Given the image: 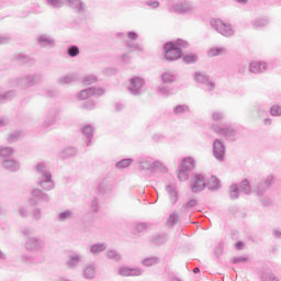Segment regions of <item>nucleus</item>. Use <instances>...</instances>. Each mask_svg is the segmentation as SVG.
<instances>
[{"mask_svg":"<svg viewBox=\"0 0 281 281\" xmlns=\"http://www.w3.org/2000/svg\"><path fill=\"white\" fill-rule=\"evenodd\" d=\"M36 175L38 177V184L43 190L49 192L56 188L54 180L52 179V172H49V167L47 162H40L35 167Z\"/></svg>","mask_w":281,"mask_h":281,"instance_id":"obj_1","label":"nucleus"},{"mask_svg":"<svg viewBox=\"0 0 281 281\" xmlns=\"http://www.w3.org/2000/svg\"><path fill=\"white\" fill-rule=\"evenodd\" d=\"M24 236H27L26 239V249L29 251H41L45 247V239L38 237H31L33 234L32 228H25L23 231Z\"/></svg>","mask_w":281,"mask_h":281,"instance_id":"obj_2","label":"nucleus"},{"mask_svg":"<svg viewBox=\"0 0 281 281\" xmlns=\"http://www.w3.org/2000/svg\"><path fill=\"white\" fill-rule=\"evenodd\" d=\"M164 49H165V58L169 63L179 60V58L183 56V53L181 52V49L177 48V46L172 42L166 43L164 46Z\"/></svg>","mask_w":281,"mask_h":281,"instance_id":"obj_3","label":"nucleus"},{"mask_svg":"<svg viewBox=\"0 0 281 281\" xmlns=\"http://www.w3.org/2000/svg\"><path fill=\"white\" fill-rule=\"evenodd\" d=\"M211 26L222 36H234V29L229 24L224 23L223 20H211Z\"/></svg>","mask_w":281,"mask_h":281,"instance_id":"obj_4","label":"nucleus"},{"mask_svg":"<svg viewBox=\"0 0 281 281\" xmlns=\"http://www.w3.org/2000/svg\"><path fill=\"white\" fill-rule=\"evenodd\" d=\"M52 198L49 194L43 192L41 189H33L31 192L30 203L31 205H38V203H49Z\"/></svg>","mask_w":281,"mask_h":281,"instance_id":"obj_5","label":"nucleus"},{"mask_svg":"<svg viewBox=\"0 0 281 281\" xmlns=\"http://www.w3.org/2000/svg\"><path fill=\"white\" fill-rule=\"evenodd\" d=\"M207 188V182H205V177L201 173H195L193 179L191 180V191L194 192V194L199 192H203Z\"/></svg>","mask_w":281,"mask_h":281,"instance_id":"obj_6","label":"nucleus"},{"mask_svg":"<svg viewBox=\"0 0 281 281\" xmlns=\"http://www.w3.org/2000/svg\"><path fill=\"white\" fill-rule=\"evenodd\" d=\"M146 82L139 77H134L130 80L128 91L132 95H142V89Z\"/></svg>","mask_w":281,"mask_h":281,"instance_id":"obj_7","label":"nucleus"},{"mask_svg":"<svg viewBox=\"0 0 281 281\" xmlns=\"http://www.w3.org/2000/svg\"><path fill=\"white\" fill-rule=\"evenodd\" d=\"M225 142L221 139H215L213 143V155L215 159H217L218 161H223V159H225Z\"/></svg>","mask_w":281,"mask_h":281,"instance_id":"obj_8","label":"nucleus"},{"mask_svg":"<svg viewBox=\"0 0 281 281\" xmlns=\"http://www.w3.org/2000/svg\"><path fill=\"white\" fill-rule=\"evenodd\" d=\"M91 95H94L95 98H100V95H104V89L103 88H88L85 90H81L78 94L79 100H88V98H91Z\"/></svg>","mask_w":281,"mask_h":281,"instance_id":"obj_9","label":"nucleus"},{"mask_svg":"<svg viewBox=\"0 0 281 281\" xmlns=\"http://www.w3.org/2000/svg\"><path fill=\"white\" fill-rule=\"evenodd\" d=\"M212 130L214 133H218L220 135H224L227 139H234L236 136V131L232 127H223L221 125H212Z\"/></svg>","mask_w":281,"mask_h":281,"instance_id":"obj_10","label":"nucleus"},{"mask_svg":"<svg viewBox=\"0 0 281 281\" xmlns=\"http://www.w3.org/2000/svg\"><path fill=\"white\" fill-rule=\"evenodd\" d=\"M273 184V176L269 175L267 176V178L265 179V183H260L256 189H255V193L257 196H262V194H265V192H267V190H269V188H271V186Z\"/></svg>","mask_w":281,"mask_h":281,"instance_id":"obj_11","label":"nucleus"},{"mask_svg":"<svg viewBox=\"0 0 281 281\" xmlns=\"http://www.w3.org/2000/svg\"><path fill=\"white\" fill-rule=\"evenodd\" d=\"M95 276H98V265L95 263H87L83 269V278L86 280H95Z\"/></svg>","mask_w":281,"mask_h":281,"instance_id":"obj_12","label":"nucleus"},{"mask_svg":"<svg viewBox=\"0 0 281 281\" xmlns=\"http://www.w3.org/2000/svg\"><path fill=\"white\" fill-rule=\"evenodd\" d=\"M2 166L5 170H9V172H19V170H21V164L14 159H4Z\"/></svg>","mask_w":281,"mask_h":281,"instance_id":"obj_13","label":"nucleus"},{"mask_svg":"<svg viewBox=\"0 0 281 281\" xmlns=\"http://www.w3.org/2000/svg\"><path fill=\"white\" fill-rule=\"evenodd\" d=\"M36 41L41 47H54L56 45L54 38L46 34L38 35Z\"/></svg>","mask_w":281,"mask_h":281,"instance_id":"obj_14","label":"nucleus"},{"mask_svg":"<svg viewBox=\"0 0 281 281\" xmlns=\"http://www.w3.org/2000/svg\"><path fill=\"white\" fill-rule=\"evenodd\" d=\"M195 79L205 86L206 91H214V83L210 81V78H207V76L201 72H195Z\"/></svg>","mask_w":281,"mask_h":281,"instance_id":"obj_15","label":"nucleus"},{"mask_svg":"<svg viewBox=\"0 0 281 281\" xmlns=\"http://www.w3.org/2000/svg\"><path fill=\"white\" fill-rule=\"evenodd\" d=\"M144 270L142 269H131L128 267H121L119 269V276H123V278H128L130 276H142Z\"/></svg>","mask_w":281,"mask_h":281,"instance_id":"obj_16","label":"nucleus"},{"mask_svg":"<svg viewBox=\"0 0 281 281\" xmlns=\"http://www.w3.org/2000/svg\"><path fill=\"white\" fill-rule=\"evenodd\" d=\"M161 166L160 161H155L153 158H146L145 160L140 161V168L143 170H155V168H159Z\"/></svg>","mask_w":281,"mask_h":281,"instance_id":"obj_17","label":"nucleus"},{"mask_svg":"<svg viewBox=\"0 0 281 281\" xmlns=\"http://www.w3.org/2000/svg\"><path fill=\"white\" fill-rule=\"evenodd\" d=\"M267 70V63L265 61H252L250 63L249 71L251 74H262Z\"/></svg>","mask_w":281,"mask_h":281,"instance_id":"obj_18","label":"nucleus"},{"mask_svg":"<svg viewBox=\"0 0 281 281\" xmlns=\"http://www.w3.org/2000/svg\"><path fill=\"white\" fill-rule=\"evenodd\" d=\"M82 262V255H70L67 260L68 269H76Z\"/></svg>","mask_w":281,"mask_h":281,"instance_id":"obj_19","label":"nucleus"},{"mask_svg":"<svg viewBox=\"0 0 281 281\" xmlns=\"http://www.w3.org/2000/svg\"><path fill=\"white\" fill-rule=\"evenodd\" d=\"M34 80H36V77L34 75H27L18 80V85L20 87H32L34 85Z\"/></svg>","mask_w":281,"mask_h":281,"instance_id":"obj_20","label":"nucleus"},{"mask_svg":"<svg viewBox=\"0 0 281 281\" xmlns=\"http://www.w3.org/2000/svg\"><path fill=\"white\" fill-rule=\"evenodd\" d=\"M227 54V48H225L224 46L221 47H212L211 49H209L207 52V56L210 58H214V56H223Z\"/></svg>","mask_w":281,"mask_h":281,"instance_id":"obj_21","label":"nucleus"},{"mask_svg":"<svg viewBox=\"0 0 281 281\" xmlns=\"http://www.w3.org/2000/svg\"><path fill=\"white\" fill-rule=\"evenodd\" d=\"M102 251H106L105 243L94 244L90 247V252L92 254V256H100Z\"/></svg>","mask_w":281,"mask_h":281,"instance_id":"obj_22","label":"nucleus"},{"mask_svg":"<svg viewBox=\"0 0 281 281\" xmlns=\"http://www.w3.org/2000/svg\"><path fill=\"white\" fill-rule=\"evenodd\" d=\"M173 12H178L179 14H186V12H190L192 7L188 3H179L172 7Z\"/></svg>","mask_w":281,"mask_h":281,"instance_id":"obj_23","label":"nucleus"},{"mask_svg":"<svg viewBox=\"0 0 281 281\" xmlns=\"http://www.w3.org/2000/svg\"><path fill=\"white\" fill-rule=\"evenodd\" d=\"M161 79L165 85H172L177 80V77L173 71L167 70L161 75Z\"/></svg>","mask_w":281,"mask_h":281,"instance_id":"obj_24","label":"nucleus"},{"mask_svg":"<svg viewBox=\"0 0 281 281\" xmlns=\"http://www.w3.org/2000/svg\"><path fill=\"white\" fill-rule=\"evenodd\" d=\"M206 188H209V190H220L221 180H218V178H216L215 176H212L206 182Z\"/></svg>","mask_w":281,"mask_h":281,"instance_id":"obj_25","label":"nucleus"},{"mask_svg":"<svg viewBox=\"0 0 281 281\" xmlns=\"http://www.w3.org/2000/svg\"><path fill=\"white\" fill-rule=\"evenodd\" d=\"M69 2L70 8L77 10V12H85L86 5L82 0H66Z\"/></svg>","mask_w":281,"mask_h":281,"instance_id":"obj_26","label":"nucleus"},{"mask_svg":"<svg viewBox=\"0 0 281 281\" xmlns=\"http://www.w3.org/2000/svg\"><path fill=\"white\" fill-rule=\"evenodd\" d=\"M74 218V211L66 210L58 214L57 220L60 221V223H65L66 221H71Z\"/></svg>","mask_w":281,"mask_h":281,"instance_id":"obj_27","label":"nucleus"},{"mask_svg":"<svg viewBox=\"0 0 281 281\" xmlns=\"http://www.w3.org/2000/svg\"><path fill=\"white\" fill-rule=\"evenodd\" d=\"M239 192H244V194H251V192H256V189L252 190L249 184V180L245 179L239 186Z\"/></svg>","mask_w":281,"mask_h":281,"instance_id":"obj_28","label":"nucleus"},{"mask_svg":"<svg viewBox=\"0 0 281 281\" xmlns=\"http://www.w3.org/2000/svg\"><path fill=\"white\" fill-rule=\"evenodd\" d=\"M14 156V148L0 146V157L8 159V157Z\"/></svg>","mask_w":281,"mask_h":281,"instance_id":"obj_29","label":"nucleus"},{"mask_svg":"<svg viewBox=\"0 0 281 281\" xmlns=\"http://www.w3.org/2000/svg\"><path fill=\"white\" fill-rule=\"evenodd\" d=\"M105 256L108 260H114L115 262H120V260H122V256L117 250L110 249L105 252Z\"/></svg>","mask_w":281,"mask_h":281,"instance_id":"obj_30","label":"nucleus"},{"mask_svg":"<svg viewBox=\"0 0 281 281\" xmlns=\"http://www.w3.org/2000/svg\"><path fill=\"white\" fill-rule=\"evenodd\" d=\"M144 267H155V265H159V257H148L142 261Z\"/></svg>","mask_w":281,"mask_h":281,"instance_id":"obj_31","label":"nucleus"},{"mask_svg":"<svg viewBox=\"0 0 281 281\" xmlns=\"http://www.w3.org/2000/svg\"><path fill=\"white\" fill-rule=\"evenodd\" d=\"M166 190L168 192L172 205H175V203H177L178 201L177 190H175V188H172V186L170 184L167 186Z\"/></svg>","mask_w":281,"mask_h":281,"instance_id":"obj_32","label":"nucleus"},{"mask_svg":"<svg viewBox=\"0 0 281 281\" xmlns=\"http://www.w3.org/2000/svg\"><path fill=\"white\" fill-rule=\"evenodd\" d=\"M178 179L179 181H188V179H190V171L188 169H183V167H179Z\"/></svg>","mask_w":281,"mask_h":281,"instance_id":"obj_33","label":"nucleus"},{"mask_svg":"<svg viewBox=\"0 0 281 281\" xmlns=\"http://www.w3.org/2000/svg\"><path fill=\"white\" fill-rule=\"evenodd\" d=\"M180 168L184 170H192L194 168V160L192 158H184L180 165Z\"/></svg>","mask_w":281,"mask_h":281,"instance_id":"obj_34","label":"nucleus"},{"mask_svg":"<svg viewBox=\"0 0 281 281\" xmlns=\"http://www.w3.org/2000/svg\"><path fill=\"white\" fill-rule=\"evenodd\" d=\"M229 196L233 200L238 199V196H240V189L238 188V184L231 186V188H229Z\"/></svg>","mask_w":281,"mask_h":281,"instance_id":"obj_35","label":"nucleus"},{"mask_svg":"<svg viewBox=\"0 0 281 281\" xmlns=\"http://www.w3.org/2000/svg\"><path fill=\"white\" fill-rule=\"evenodd\" d=\"M178 223H179V214L171 213L167 220V225H169V227H173V225H177Z\"/></svg>","mask_w":281,"mask_h":281,"instance_id":"obj_36","label":"nucleus"},{"mask_svg":"<svg viewBox=\"0 0 281 281\" xmlns=\"http://www.w3.org/2000/svg\"><path fill=\"white\" fill-rule=\"evenodd\" d=\"M183 60L187 65H192V63H196L199 60V56L195 54H189L183 57Z\"/></svg>","mask_w":281,"mask_h":281,"instance_id":"obj_37","label":"nucleus"},{"mask_svg":"<svg viewBox=\"0 0 281 281\" xmlns=\"http://www.w3.org/2000/svg\"><path fill=\"white\" fill-rule=\"evenodd\" d=\"M267 25H269V20L267 19H258L254 22V27H256V30L267 27Z\"/></svg>","mask_w":281,"mask_h":281,"instance_id":"obj_38","label":"nucleus"},{"mask_svg":"<svg viewBox=\"0 0 281 281\" xmlns=\"http://www.w3.org/2000/svg\"><path fill=\"white\" fill-rule=\"evenodd\" d=\"M167 241H168L167 234H162V235H158V236L154 237V243H156V245H164Z\"/></svg>","mask_w":281,"mask_h":281,"instance_id":"obj_39","label":"nucleus"},{"mask_svg":"<svg viewBox=\"0 0 281 281\" xmlns=\"http://www.w3.org/2000/svg\"><path fill=\"white\" fill-rule=\"evenodd\" d=\"M55 124H56V115L49 114L44 122L45 128H49V126H54Z\"/></svg>","mask_w":281,"mask_h":281,"instance_id":"obj_40","label":"nucleus"},{"mask_svg":"<svg viewBox=\"0 0 281 281\" xmlns=\"http://www.w3.org/2000/svg\"><path fill=\"white\" fill-rule=\"evenodd\" d=\"M133 164V159L126 158L116 162V168H128Z\"/></svg>","mask_w":281,"mask_h":281,"instance_id":"obj_41","label":"nucleus"},{"mask_svg":"<svg viewBox=\"0 0 281 281\" xmlns=\"http://www.w3.org/2000/svg\"><path fill=\"white\" fill-rule=\"evenodd\" d=\"M21 139V132H14L11 135H9L8 142L9 144H14Z\"/></svg>","mask_w":281,"mask_h":281,"instance_id":"obj_42","label":"nucleus"},{"mask_svg":"<svg viewBox=\"0 0 281 281\" xmlns=\"http://www.w3.org/2000/svg\"><path fill=\"white\" fill-rule=\"evenodd\" d=\"M67 54L71 58H76V56H78V54H80V48H78V46H70L67 50Z\"/></svg>","mask_w":281,"mask_h":281,"instance_id":"obj_43","label":"nucleus"},{"mask_svg":"<svg viewBox=\"0 0 281 281\" xmlns=\"http://www.w3.org/2000/svg\"><path fill=\"white\" fill-rule=\"evenodd\" d=\"M76 80V77L74 75H67L65 77H61L59 79L60 85H69L70 82H74Z\"/></svg>","mask_w":281,"mask_h":281,"instance_id":"obj_44","label":"nucleus"},{"mask_svg":"<svg viewBox=\"0 0 281 281\" xmlns=\"http://www.w3.org/2000/svg\"><path fill=\"white\" fill-rule=\"evenodd\" d=\"M82 133L88 137V139H91V137H93V127H91V125H86L82 128Z\"/></svg>","mask_w":281,"mask_h":281,"instance_id":"obj_45","label":"nucleus"},{"mask_svg":"<svg viewBox=\"0 0 281 281\" xmlns=\"http://www.w3.org/2000/svg\"><path fill=\"white\" fill-rule=\"evenodd\" d=\"M98 81V77L93 75L86 76L82 80L83 85H93V82Z\"/></svg>","mask_w":281,"mask_h":281,"instance_id":"obj_46","label":"nucleus"},{"mask_svg":"<svg viewBox=\"0 0 281 281\" xmlns=\"http://www.w3.org/2000/svg\"><path fill=\"white\" fill-rule=\"evenodd\" d=\"M48 5H52V8H63L65 5V2L63 0H46Z\"/></svg>","mask_w":281,"mask_h":281,"instance_id":"obj_47","label":"nucleus"},{"mask_svg":"<svg viewBox=\"0 0 281 281\" xmlns=\"http://www.w3.org/2000/svg\"><path fill=\"white\" fill-rule=\"evenodd\" d=\"M14 95H15L14 91H9V92H5L4 94H0V102H3L4 100H12Z\"/></svg>","mask_w":281,"mask_h":281,"instance_id":"obj_48","label":"nucleus"},{"mask_svg":"<svg viewBox=\"0 0 281 281\" xmlns=\"http://www.w3.org/2000/svg\"><path fill=\"white\" fill-rule=\"evenodd\" d=\"M188 111H189V108L187 105H178V106L175 108V113L177 115H181L183 113H188Z\"/></svg>","mask_w":281,"mask_h":281,"instance_id":"obj_49","label":"nucleus"},{"mask_svg":"<svg viewBox=\"0 0 281 281\" xmlns=\"http://www.w3.org/2000/svg\"><path fill=\"white\" fill-rule=\"evenodd\" d=\"M173 45L181 52V49H186V47H188V42L183 40H178L173 43Z\"/></svg>","mask_w":281,"mask_h":281,"instance_id":"obj_50","label":"nucleus"},{"mask_svg":"<svg viewBox=\"0 0 281 281\" xmlns=\"http://www.w3.org/2000/svg\"><path fill=\"white\" fill-rule=\"evenodd\" d=\"M135 229L139 234H142V232H146V229H148V224H146V223H138V224H136Z\"/></svg>","mask_w":281,"mask_h":281,"instance_id":"obj_51","label":"nucleus"},{"mask_svg":"<svg viewBox=\"0 0 281 281\" xmlns=\"http://www.w3.org/2000/svg\"><path fill=\"white\" fill-rule=\"evenodd\" d=\"M270 113H271V115H273V116L281 115V105H273V106L270 109Z\"/></svg>","mask_w":281,"mask_h":281,"instance_id":"obj_52","label":"nucleus"},{"mask_svg":"<svg viewBox=\"0 0 281 281\" xmlns=\"http://www.w3.org/2000/svg\"><path fill=\"white\" fill-rule=\"evenodd\" d=\"M223 117H225L223 112H213V114H212V120L214 122H221V120H223Z\"/></svg>","mask_w":281,"mask_h":281,"instance_id":"obj_53","label":"nucleus"},{"mask_svg":"<svg viewBox=\"0 0 281 281\" xmlns=\"http://www.w3.org/2000/svg\"><path fill=\"white\" fill-rule=\"evenodd\" d=\"M18 60H19V63L25 64V63H30L32 60V58H30V56H27V55L20 54L18 56Z\"/></svg>","mask_w":281,"mask_h":281,"instance_id":"obj_54","label":"nucleus"},{"mask_svg":"<svg viewBox=\"0 0 281 281\" xmlns=\"http://www.w3.org/2000/svg\"><path fill=\"white\" fill-rule=\"evenodd\" d=\"M42 216H43V212L41 211V209L33 210V218L35 221H41Z\"/></svg>","mask_w":281,"mask_h":281,"instance_id":"obj_55","label":"nucleus"},{"mask_svg":"<svg viewBox=\"0 0 281 281\" xmlns=\"http://www.w3.org/2000/svg\"><path fill=\"white\" fill-rule=\"evenodd\" d=\"M232 262H233L234 265H238V263H240V262H247V257H243V256L234 257V258L232 259Z\"/></svg>","mask_w":281,"mask_h":281,"instance_id":"obj_56","label":"nucleus"},{"mask_svg":"<svg viewBox=\"0 0 281 281\" xmlns=\"http://www.w3.org/2000/svg\"><path fill=\"white\" fill-rule=\"evenodd\" d=\"M82 108L88 109L89 111H91V110L95 109V103L93 101H86L82 104Z\"/></svg>","mask_w":281,"mask_h":281,"instance_id":"obj_57","label":"nucleus"},{"mask_svg":"<svg viewBox=\"0 0 281 281\" xmlns=\"http://www.w3.org/2000/svg\"><path fill=\"white\" fill-rule=\"evenodd\" d=\"M159 93H161V95H164L165 98H168V95H170V90L169 88L166 87H160L158 89Z\"/></svg>","mask_w":281,"mask_h":281,"instance_id":"obj_58","label":"nucleus"},{"mask_svg":"<svg viewBox=\"0 0 281 281\" xmlns=\"http://www.w3.org/2000/svg\"><path fill=\"white\" fill-rule=\"evenodd\" d=\"M196 200H190L188 203L183 204L184 210H190V207H195Z\"/></svg>","mask_w":281,"mask_h":281,"instance_id":"obj_59","label":"nucleus"},{"mask_svg":"<svg viewBox=\"0 0 281 281\" xmlns=\"http://www.w3.org/2000/svg\"><path fill=\"white\" fill-rule=\"evenodd\" d=\"M126 45L130 49H133V50H137V49H140L139 48V44L137 43H132V42H126Z\"/></svg>","mask_w":281,"mask_h":281,"instance_id":"obj_60","label":"nucleus"},{"mask_svg":"<svg viewBox=\"0 0 281 281\" xmlns=\"http://www.w3.org/2000/svg\"><path fill=\"white\" fill-rule=\"evenodd\" d=\"M127 36L131 41H137V38H139V36L137 35V33L135 32H128Z\"/></svg>","mask_w":281,"mask_h":281,"instance_id":"obj_61","label":"nucleus"},{"mask_svg":"<svg viewBox=\"0 0 281 281\" xmlns=\"http://www.w3.org/2000/svg\"><path fill=\"white\" fill-rule=\"evenodd\" d=\"M265 281H280L276 274H267Z\"/></svg>","mask_w":281,"mask_h":281,"instance_id":"obj_62","label":"nucleus"},{"mask_svg":"<svg viewBox=\"0 0 281 281\" xmlns=\"http://www.w3.org/2000/svg\"><path fill=\"white\" fill-rule=\"evenodd\" d=\"M10 36H0V45H5L10 42Z\"/></svg>","mask_w":281,"mask_h":281,"instance_id":"obj_63","label":"nucleus"},{"mask_svg":"<svg viewBox=\"0 0 281 281\" xmlns=\"http://www.w3.org/2000/svg\"><path fill=\"white\" fill-rule=\"evenodd\" d=\"M91 207H92L93 212H98V200L94 199L91 202Z\"/></svg>","mask_w":281,"mask_h":281,"instance_id":"obj_64","label":"nucleus"}]
</instances>
